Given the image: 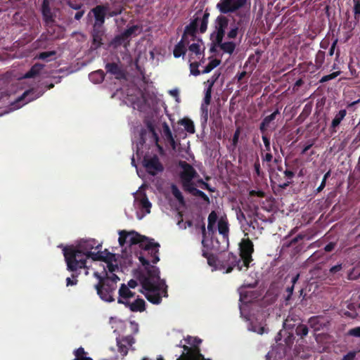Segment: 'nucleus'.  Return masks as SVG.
Segmentation results:
<instances>
[{"label":"nucleus","instance_id":"1","mask_svg":"<svg viewBox=\"0 0 360 360\" xmlns=\"http://www.w3.org/2000/svg\"><path fill=\"white\" fill-rule=\"evenodd\" d=\"M139 260L144 266V271L140 274L139 279L145 290L146 298L152 304H159L162 297H167V288L165 280L160 278L158 267L150 264V261L140 255Z\"/></svg>","mask_w":360,"mask_h":360},{"label":"nucleus","instance_id":"2","mask_svg":"<svg viewBox=\"0 0 360 360\" xmlns=\"http://www.w3.org/2000/svg\"><path fill=\"white\" fill-rule=\"evenodd\" d=\"M101 244L95 239L83 240L76 246L70 245L63 248V255L67 264V269L74 272L86 269V260L91 258L94 261L93 249L100 250Z\"/></svg>","mask_w":360,"mask_h":360},{"label":"nucleus","instance_id":"3","mask_svg":"<svg viewBox=\"0 0 360 360\" xmlns=\"http://www.w3.org/2000/svg\"><path fill=\"white\" fill-rule=\"evenodd\" d=\"M118 239L121 246L128 242L130 245L139 244V247L148 252L150 261L153 264H156L160 261L159 248L160 244L154 241V239L148 238L146 236H141L136 231L127 232L124 230L120 231Z\"/></svg>","mask_w":360,"mask_h":360},{"label":"nucleus","instance_id":"4","mask_svg":"<svg viewBox=\"0 0 360 360\" xmlns=\"http://www.w3.org/2000/svg\"><path fill=\"white\" fill-rule=\"evenodd\" d=\"M102 274L103 275L97 271L94 273V276L98 280V283L94 285V288L101 300L112 302L115 301L114 293L120 278L116 274L109 276L105 267H103Z\"/></svg>","mask_w":360,"mask_h":360},{"label":"nucleus","instance_id":"5","mask_svg":"<svg viewBox=\"0 0 360 360\" xmlns=\"http://www.w3.org/2000/svg\"><path fill=\"white\" fill-rule=\"evenodd\" d=\"M209 17L210 13L207 11H198L191 22L185 27L181 39L189 41L188 38L190 37L191 41H195L198 27L200 33H205L207 29Z\"/></svg>","mask_w":360,"mask_h":360},{"label":"nucleus","instance_id":"6","mask_svg":"<svg viewBox=\"0 0 360 360\" xmlns=\"http://www.w3.org/2000/svg\"><path fill=\"white\" fill-rule=\"evenodd\" d=\"M187 344L191 345V347L184 345L183 348L186 353L182 354L177 360H204V356L200 353L199 345L202 342V340L195 337L188 336L185 339Z\"/></svg>","mask_w":360,"mask_h":360},{"label":"nucleus","instance_id":"7","mask_svg":"<svg viewBox=\"0 0 360 360\" xmlns=\"http://www.w3.org/2000/svg\"><path fill=\"white\" fill-rule=\"evenodd\" d=\"M234 268L238 271H245V266L238 255L232 252H224L219 257V269L224 270L226 274L231 273Z\"/></svg>","mask_w":360,"mask_h":360},{"label":"nucleus","instance_id":"8","mask_svg":"<svg viewBox=\"0 0 360 360\" xmlns=\"http://www.w3.org/2000/svg\"><path fill=\"white\" fill-rule=\"evenodd\" d=\"M218 231L221 235V242L216 239L215 243L212 240L211 249L217 252H224L229 245V224L226 216L221 217L218 221Z\"/></svg>","mask_w":360,"mask_h":360},{"label":"nucleus","instance_id":"9","mask_svg":"<svg viewBox=\"0 0 360 360\" xmlns=\"http://www.w3.org/2000/svg\"><path fill=\"white\" fill-rule=\"evenodd\" d=\"M179 167L182 170L179 173L181 185L186 191L194 186L193 179H195L198 174L194 167L186 161H179Z\"/></svg>","mask_w":360,"mask_h":360},{"label":"nucleus","instance_id":"10","mask_svg":"<svg viewBox=\"0 0 360 360\" xmlns=\"http://www.w3.org/2000/svg\"><path fill=\"white\" fill-rule=\"evenodd\" d=\"M240 254L238 256L245 266V271H247L252 259V253L254 252V245L249 238H244L240 243Z\"/></svg>","mask_w":360,"mask_h":360},{"label":"nucleus","instance_id":"11","mask_svg":"<svg viewBox=\"0 0 360 360\" xmlns=\"http://www.w3.org/2000/svg\"><path fill=\"white\" fill-rule=\"evenodd\" d=\"M229 20L223 15H219L214 20V31L211 34L210 38L215 37L217 42L220 43L224 39L226 30L229 26Z\"/></svg>","mask_w":360,"mask_h":360},{"label":"nucleus","instance_id":"12","mask_svg":"<svg viewBox=\"0 0 360 360\" xmlns=\"http://www.w3.org/2000/svg\"><path fill=\"white\" fill-rule=\"evenodd\" d=\"M247 0H221L217 5L221 13L226 14L237 11L243 7Z\"/></svg>","mask_w":360,"mask_h":360},{"label":"nucleus","instance_id":"13","mask_svg":"<svg viewBox=\"0 0 360 360\" xmlns=\"http://www.w3.org/2000/svg\"><path fill=\"white\" fill-rule=\"evenodd\" d=\"M143 165L146 172L152 176H155L164 170V167L156 155L150 158L144 157Z\"/></svg>","mask_w":360,"mask_h":360},{"label":"nucleus","instance_id":"14","mask_svg":"<svg viewBox=\"0 0 360 360\" xmlns=\"http://www.w3.org/2000/svg\"><path fill=\"white\" fill-rule=\"evenodd\" d=\"M108 4L97 5L91 9L88 15L93 14L94 22L93 25L104 26L105 18L108 17Z\"/></svg>","mask_w":360,"mask_h":360},{"label":"nucleus","instance_id":"15","mask_svg":"<svg viewBox=\"0 0 360 360\" xmlns=\"http://www.w3.org/2000/svg\"><path fill=\"white\" fill-rule=\"evenodd\" d=\"M94 261H102L106 263L107 269L110 273L115 274L114 272L118 269L117 264H114L112 262L116 261L115 255L113 253H106V256H102L101 253L94 255Z\"/></svg>","mask_w":360,"mask_h":360},{"label":"nucleus","instance_id":"16","mask_svg":"<svg viewBox=\"0 0 360 360\" xmlns=\"http://www.w3.org/2000/svg\"><path fill=\"white\" fill-rule=\"evenodd\" d=\"M116 341L118 352L122 354V356H125L128 353L129 347L132 346L135 340L131 335H127L120 338H117Z\"/></svg>","mask_w":360,"mask_h":360},{"label":"nucleus","instance_id":"17","mask_svg":"<svg viewBox=\"0 0 360 360\" xmlns=\"http://www.w3.org/2000/svg\"><path fill=\"white\" fill-rule=\"evenodd\" d=\"M105 31L104 26L93 25L91 31L92 44L96 49L103 44Z\"/></svg>","mask_w":360,"mask_h":360},{"label":"nucleus","instance_id":"18","mask_svg":"<svg viewBox=\"0 0 360 360\" xmlns=\"http://www.w3.org/2000/svg\"><path fill=\"white\" fill-rule=\"evenodd\" d=\"M105 69L107 72L114 75L117 79H126L125 71L116 63H106Z\"/></svg>","mask_w":360,"mask_h":360},{"label":"nucleus","instance_id":"19","mask_svg":"<svg viewBox=\"0 0 360 360\" xmlns=\"http://www.w3.org/2000/svg\"><path fill=\"white\" fill-rule=\"evenodd\" d=\"M308 323L314 331H319L327 328L329 325V321L323 316H316L311 317L308 321Z\"/></svg>","mask_w":360,"mask_h":360},{"label":"nucleus","instance_id":"20","mask_svg":"<svg viewBox=\"0 0 360 360\" xmlns=\"http://www.w3.org/2000/svg\"><path fill=\"white\" fill-rule=\"evenodd\" d=\"M119 297L117 299V302L119 304H122L126 306L129 302V299L134 297L135 293L131 292L129 287L127 286L124 283H122L118 291Z\"/></svg>","mask_w":360,"mask_h":360},{"label":"nucleus","instance_id":"21","mask_svg":"<svg viewBox=\"0 0 360 360\" xmlns=\"http://www.w3.org/2000/svg\"><path fill=\"white\" fill-rule=\"evenodd\" d=\"M44 94L43 91H38L35 89H30L25 91L21 96L18 98L17 101L22 102L24 101L23 104L27 103L28 102L32 101L36 98L40 97Z\"/></svg>","mask_w":360,"mask_h":360},{"label":"nucleus","instance_id":"22","mask_svg":"<svg viewBox=\"0 0 360 360\" xmlns=\"http://www.w3.org/2000/svg\"><path fill=\"white\" fill-rule=\"evenodd\" d=\"M237 15L240 17V20L237 22L236 25L233 26L229 32L227 33V37L230 39L236 38L239 31H242V25L248 20H245V16L240 13H238Z\"/></svg>","mask_w":360,"mask_h":360},{"label":"nucleus","instance_id":"23","mask_svg":"<svg viewBox=\"0 0 360 360\" xmlns=\"http://www.w3.org/2000/svg\"><path fill=\"white\" fill-rule=\"evenodd\" d=\"M299 278L300 274L297 273L296 275L292 276L291 279V285L286 288L285 293L283 295L285 305H288L290 304L291 297L293 294L294 287L296 283L298 281Z\"/></svg>","mask_w":360,"mask_h":360},{"label":"nucleus","instance_id":"24","mask_svg":"<svg viewBox=\"0 0 360 360\" xmlns=\"http://www.w3.org/2000/svg\"><path fill=\"white\" fill-rule=\"evenodd\" d=\"M189 44V41L184 40L181 39V40L175 45L173 54L174 58H177L181 56H184L186 53V46Z\"/></svg>","mask_w":360,"mask_h":360},{"label":"nucleus","instance_id":"25","mask_svg":"<svg viewBox=\"0 0 360 360\" xmlns=\"http://www.w3.org/2000/svg\"><path fill=\"white\" fill-rule=\"evenodd\" d=\"M125 307L129 308L130 311L133 312H142L146 309V302L143 299L138 298L133 302L129 301Z\"/></svg>","mask_w":360,"mask_h":360},{"label":"nucleus","instance_id":"26","mask_svg":"<svg viewBox=\"0 0 360 360\" xmlns=\"http://www.w3.org/2000/svg\"><path fill=\"white\" fill-rule=\"evenodd\" d=\"M280 114L279 110L277 108L273 113L265 117L259 125L260 131L264 134L266 132L269 124L276 119V116Z\"/></svg>","mask_w":360,"mask_h":360},{"label":"nucleus","instance_id":"27","mask_svg":"<svg viewBox=\"0 0 360 360\" xmlns=\"http://www.w3.org/2000/svg\"><path fill=\"white\" fill-rule=\"evenodd\" d=\"M45 65L44 64L39 63H35L31 67L30 70L25 74L23 77L26 79L34 78L40 75Z\"/></svg>","mask_w":360,"mask_h":360},{"label":"nucleus","instance_id":"28","mask_svg":"<svg viewBox=\"0 0 360 360\" xmlns=\"http://www.w3.org/2000/svg\"><path fill=\"white\" fill-rule=\"evenodd\" d=\"M207 248H204L202 250V255L203 257L206 258L207 260V264L215 269H219V258H217L214 255L210 254L207 252Z\"/></svg>","mask_w":360,"mask_h":360},{"label":"nucleus","instance_id":"29","mask_svg":"<svg viewBox=\"0 0 360 360\" xmlns=\"http://www.w3.org/2000/svg\"><path fill=\"white\" fill-rule=\"evenodd\" d=\"M347 115L346 110H340L332 120L330 129L333 132H336V128L340 125L342 120Z\"/></svg>","mask_w":360,"mask_h":360},{"label":"nucleus","instance_id":"30","mask_svg":"<svg viewBox=\"0 0 360 360\" xmlns=\"http://www.w3.org/2000/svg\"><path fill=\"white\" fill-rule=\"evenodd\" d=\"M215 44L219 45V47L226 53L231 55L236 49V44L233 41H226L223 42V40H221L220 43L217 42L215 40Z\"/></svg>","mask_w":360,"mask_h":360},{"label":"nucleus","instance_id":"31","mask_svg":"<svg viewBox=\"0 0 360 360\" xmlns=\"http://www.w3.org/2000/svg\"><path fill=\"white\" fill-rule=\"evenodd\" d=\"M41 13L44 20L47 25H51L54 22V15L53 14L51 7L41 6Z\"/></svg>","mask_w":360,"mask_h":360},{"label":"nucleus","instance_id":"32","mask_svg":"<svg viewBox=\"0 0 360 360\" xmlns=\"http://www.w3.org/2000/svg\"><path fill=\"white\" fill-rule=\"evenodd\" d=\"M162 129L165 139L169 143L171 146L174 149L176 148V143L173 137L172 133L169 129V127L166 122L163 123Z\"/></svg>","mask_w":360,"mask_h":360},{"label":"nucleus","instance_id":"33","mask_svg":"<svg viewBox=\"0 0 360 360\" xmlns=\"http://www.w3.org/2000/svg\"><path fill=\"white\" fill-rule=\"evenodd\" d=\"M89 78L94 84H101L105 79V73L102 70H98L91 72Z\"/></svg>","mask_w":360,"mask_h":360},{"label":"nucleus","instance_id":"34","mask_svg":"<svg viewBox=\"0 0 360 360\" xmlns=\"http://www.w3.org/2000/svg\"><path fill=\"white\" fill-rule=\"evenodd\" d=\"M271 178L272 181L276 184L279 188L283 189L286 188L291 184V181H283L277 173L272 174Z\"/></svg>","mask_w":360,"mask_h":360},{"label":"nucleus","instance_id":"35","mask_svg":"<svg viewBox=\"0 0 360 360\" xmlns=\"http://www.w3.org/2000/svg\"><path fill=\"white\" fill-rule=\"evenodd\" d=\"M186 191L191 193L194 196H198V197L201 198L207 204L210 203V200L209 197L203 191L195 188L194 187V186Z\"/></svg>","mask_w":360,"mask_h":360},{"label":"nucleus","instance_id":"36","mask_svg":"<svg viewBox=\"0 0 360 360\" xmlns=\"http://www.w3.org/2000/svg\"><path fill=\"white\" fill-rule=\"evenodd\" d=\"M123 11V7L120 4H115L112 8L108 5V18L120 15Z\"/></svg>","mask_w":360,"mask_h":360},{"label":"nucleus","instance_id":"37","mask_svg":"<svg viewBox=\"0 0 360 360\" xmlns=\"http://www.w3.org/2000/svg\"><path fill=\"white\" fill-rule=\"evenodd\" d=\"M326 53L323 51L319 50L315 56V67L316 70L322 68L325 61Z\"/></svg>","mask_w":360,"mask_h":360},{"label":"nucleus","instance_id":"38","mask_svg":"<svg viewBox=\"0 0 360 360\" xmlns=\"http://www.w3.org/2000/svg\"><path fill=\"white\" fill-rule=\"evenodd\" d=\"M179 123L181 125H182L184 127L185 130L187 132H188L190 134L195 133V126H194L193 122L191 120L184 118V119H182Z\"/></svg>","mask_w":360,"mask_h":360},{"label":"nucleus","instance_id":"39","mask_svg":"<svg viewBox=\"0 0 360 360\" xmlns=\"http://www.w3.org/2000/svg\"><path fill=\"white\" fill-rule=\"evenodd\" d=\"M171 191L174 197L178 200V202L181 205H185L184 198L179 188L175 184H172L171 186Z\"/></svg>","mask_w":360,"mask_h":360},{"label":"nucleus","instance_id":"40","mask_svg":"<svg viewBox=\"0 0 360 360\" xmlns=\"http://www.w3.org/2000/svg\"><path fill=\"white\" fill-rule=\"evenodd\" d=\"M75 358L72 360H93L91 357L86 356V352L84 349L82 347L74 351Z\"/></svg>","mask_w":360,"mask_h":360},{"label":"nucleus","instance_id":"41","mask_svg":"<svg viewBox=\"0 0 360 360\" xmlns=\"http://www.w3.org/2000/svg\"><path fill=\"white\" fill-rule=\"evenodd\" d=\"M128 38L125 37L123 32L116 35L111 41V44L115 47H118L122 45L125 41H128Z\"/></svg>","mask_w":360,"mask_h":360},{"label":"nucleus","instance_id":"42","mask_svg":"<svg viewBox=\"0 0 360 360\" xmlns=\"http://www.w3.org/2000/svg\"><path fill=\"white\" fill-rule=\"evenodd\" d=\"M221 63V60L214 58L212 59L204 68L202 71V74H207L210 72L213 69L219 65Z\"/></svg>","mask_w":360,"mask_h":360},{"label":"nucleus","instance_id":"43","mask_svg":"<svg viewBox=\"0 0 360 360\" xmlns=\"http://www.w3.org/2000/svg\"><path fill=\"white\" fill-rule=\"evenodd\" d=\"M140 30V27L139 25H132L129 27H128L127 30H125L123 32L124 35L125 37H127L129 39L132 36H136L138 34L136 32Z\"/></svg>","mask_w":360,"mask_h":360},{"label":"nucleus","instance_id":"44","mask_svg":"<svg viewBox=\"0 0 360 360\" xmlns=\"http://www.w3.org/2000/svg\"><path fill=\"white\" fill-rule=\"evenodd\" d=\"M295 333L298 336H300L301 338H303L308 334L309 328L307 326L304 324H300L297 326Z\"/></svg>","mask_w":360,"mask_h":360},{"label":"nucleus","instance_id":"45","mask_svg":"<svg viewBox=\"0 0 360 360\" xmlns=\"http://www.w3.org/2000/svg\"><path fill=\"white\" fill-rule=\"evenodd\" d=\"M221 75V72H215L213 75L207 80L205 82L207 84V88H210V90H212V87L215 82L218 80L219 77Z\"/></svg>","mask_w":360,"mask_h":360},{"label":"nucleus","instance_id":"46","mask_svg":"<svg viewBox=\"0 0 360 360\" xmlns=\"http://www.w3.org/2000/svg\"><path fill=\"white\" fill-rule=\"evenodd\" d=\"M56 55V51H44L39 53L36 58L40 60L49 61V58L53 57Z\"/></svg>","mask_w":360,"mask_h":360},{"label":"nucleus","instance_id":"47","mask_svg":"<svg viewBox=\"0 0 360 360\" xmlns=\"http://www.w3.org/2000/svg\"><path fill=\"white\" fill-rule=\"evenodd\" d=\"M349 280H357L360 278V269L357 266L354 267L348 274Z\"/></svg>","mask_w":360,"mask_h":360},{"label":"nucleus","instance_id":"48","mask_svg":"<svg viewBox=\"0 0 360 360\" xmlns=\"http://www.w3.org/2000/svg\"><path fill=\"white\" fill-rule=\"evenodd\" d=\"M354 1V19L356 21V24L359 22V15H360V0H353Z\"/></svg>","mask_w":360,"mask_h":360},{"label":"nucleus","instance_id":"49","mask_svg":"<svg viewBox=\"0 0 360 360\" xmlns=\"http://www.w3.org/2000/svg\"><path fill=\"white\" fill-rule=\"evenodd\" d=\"M67 4L74 10H77L84 7V4L81 0H68Z\"/></svg>","mask_w":360,"mask_h":360},{"label":"nucleus","instance_id":"50","mask_svg":"<svg viewBox=\"0 0 360 360\" xmlns=\"http://www.w3.org/2000/svg\"><path fill=\"white\" fill-rule=\"evenodd\" d=\"M188 50L191 52L195 53L198 58H200L202 53L200 51V46L199 45L198 43H193L192 44H191L188 46Z\"/></svg>","mask_w":360,"mask_h":360},{"label":"nucleus","instance_id":"51","mask_svg":"<svg viewBox=\"0 0 360 360\" xmlns=\"http://www.w3.org/2000/svg\"><path fill=\"white\" fill-rule=\"evenodd\" d=\"M140 205L143 209H145L148 213L150 212V209L151 207V203L148 200L147 196L144 195L140 199Z\"/></svg>","mask_w":360,"mask_h":360},{"label":"nucleus","instance_id":"52","mask_svg":"<svg viewBox=\"0 0 360 360\" xmlns=\"http://www.w3.org/2000/svg\"><path fill=\"white\" fill-rule=\"evenodd\" d=\"M200 63L198 62H193L190 63V71L191 74L194 76H198L200 74V71L198 70Z\"/></svg>","mask_w":360,"mask_h":360},{"label":"nucleus","instance_id":"53","mask_svg":"<svg viewBox=\"0 0 360 360\" xmlns=\"http://www.w3.org/2000/svg\"><path fill=\"white\" fill-rule=\"evenodd\" d=\"M340 74V72L338 71V72H333L331 74L325 75V76L321 77V79H320L319 82L320 83H324V82H328L329 80L333 79L335 77H337Z\"/></svg>","mask_w":360,"mask_h":360},{"label":"nucleus","instance_id":"54","mask_svg":"<svg viewBox=\"0 0 360 360\" xmlns=\"http://www.w3.org/2000/svg\"><path fill=\"white\" fill-rule=\"evenodd\" d=\"M201 120L202 124H206L208 119V108L207 105H201Z\"/></svg>","mask_w":360,"mask_h":360},{"label":"nucleus","instance_id":"55","mask_svg":"<svg viewBox=\"0 0 360 360\" xmlns=\"http://www.w3.org/2000/svg\"><path fill=\"white\" fill-rule=\"evenodd\" d=\"M240 133H241V128L239 127L236 129L234 134L233 136V138H232V146L233 148H236L238 143V139H239Z\"/></svg>","mask_w":360,"mask_h":360},{"label":"nucleus","instance_id":"56","mask_svg":"<svg viewBox=\"0 0 360 360\" xmlns=\"http://www.w3.org/2000/svg\"><path fill=\"white\" fill-rule=\"evenodd\" d=\"M198 183L200 185L202 189L207 190L210 192H215V188L211 187L209 184L205 182L203 179H200L198 180Z\"/></svg>","mask_w":360,"mask_h":360},{"label":"nucleus","instance_id":"57","mask_svg":"<svg viewBox=\"0 0 360 360\" xmlns=\"http://www.w3.org/2000/svg\"><path fill=\"white\" fill-rule=\"evenodd\" d=\"M79 273H77V271L72 272V277L74 278V280H72L69 277L67 278H66V285L69 286V285H76L77 283V280L76 279V278L79 276Z\"/></svg>","mask_w":360,"mask_h":360},{"label":"nucleus","instance_id":"58","mask_svg":"<svg viewBox=\"0 0 360 360\" xmlns=\"http://www.w3.org/2000/svg\"><path fill=\"white\" fill-rule=\"evenodd\" d=\"M262 141L264 144L265 150L267 152L271 151V143H270V139L269 137L265 134V133L262 134Z\"/></svg>","mask_w":360,"mask_h":360},{"label":"nucleus","instance_id":"59","mask_svg":"<svg viewBox=\"0 0 360 360\" xmlns=\"http://www.w3.org/2000/svg\"><path fill=\"white\" fill-rule=\"evenodd\" d=\"M201 231H202V245L204 248H207V249H210V247L209 245H207V241H206V236H207V231H206V229H205V224H202V227H201Z\"/></svg>","mask_w":360,"mask_h":360},{"label":"nucleus","instance_id":"60","mask_svg":"<svg viewBox=\"0 0 360 360\" xmlns=\"http://www.w3.org/2000/svg\"><path fill=\"white\" fill-rule=\"evenodd\" d=\"M217 219H218L217 213L216 212V211L212 210L208 216V219H207L208 224H212L215 225Z\"/></svg>","mask_w":360,"mask_h":360},{"label":"nucleus","instance_id":"61","mask_svg":"<svg viewBox=\"0 0 360 360\" xmlns=\"http://www.w3.org/2000/svg\"><path fill=\"white\" fill-rule=\"evenodd\" d=\"M147 127H148V129H149V131L153 134V137H154V139H155V142H156L157 146H158V148H159L160 149H161V150H162V147H160V146L158 144V141H159V137H158V136L157 133L155 132V128H154L153 125L151 123H148V124H147Z\"/></svg>","mask_w":360,"mask_h":360},{"label":"nucleus","instance_id":"62","mask_svg":"<svg viewBox=\"0 0 360 360\" xmlns=\"http://www.w3.org/2000/svg\"><path fill=\"white\" fill-rule=\"evenodd\" d=\"M212 90H210V88H207L205 89V97H204V103L205 105H208L210 104L212 99Z\"/></svg>","mask_w":360,"mask_h":360},{"label":"nucleus","instance_id":"63","mask_svg":"<svg viewBox=\"0 0 360 360\" xmlns=\"http://www.w3.org/2000/svg\"><path fill=\"white\" fill-rule=\"evenodd\" d=\"M347 334L349 336L360 338V326L349 329Z\"/></svg>","mask_w":360,"mask_h":360},{"label":"nucleus","instance_id":"64","mask_svg":"<svg viewBox=\"0 0 360 360\" xmlns=\"http://www.w3.org/2000/svg\"><path fill=\"white\" fill-rule=\"evenodd\" d=\"M254 170L257 176H261L262 175V172L261 171V167L259 160L257 159L254 164Z\"/></svg>","mask_w":360,"mask_h":360}]
</instances>
